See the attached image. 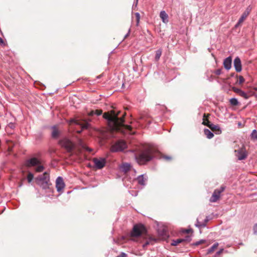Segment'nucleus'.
Instances as JSON below:
<instances>
[{
    "mask_svg": "<svg viewBox=\"0 0 257 257\" xmlns=\"http://www.w3.org/2000/svg\"><path fill=\"white\" fill-rule=\"evenodd\" d=\"M37 166V167L36 168V171L37 172H41L44 169V167L42 165H41L39 164Z\"/></svg>",
    "mask_w": 257,
    "mask_h": 257,
    "instance_id": "obj_31",
    "label": "nucleus"
},
{
    "mask_svg": "<svg viewBox=\"0 0 257 257\" xmlns=\"http://www.w3.org/2000/svg\"><path fill=\"white\" fill-rule=\"evenodd\" d=\"M208 127H209L212 131L215 132L217 134H220L221 133V130L218 125H215L213 123H211L208 125Z\"/></svg>",
    "mask_w": 257,
    "mask_h": 257,
    "instance_id": "obj_18",
    "label": "nucleus"
},
{
    "mask_svg": "<svg viewBox=\"0 0 257 257\" xmlns=\"http://www.w3.org/2000/svg\"><path fill=\"white\" fill-rule=\"evenodd\" d=\"M136 1H137V3L138 2V0H136Z\"/></svg>",
    "mask_w": 257,
    "mask_h": 257,
    "instance_id": "obj_56",
    "label": "nucleus"
},
{
    "mask_svg": "<svg viewBox=\"0 0 257 257\" xmlns=\"http://www.w3.org/2000/svg\"><path fill=\"white\" fill-rule=\"evenodd\" d=\"M255 95L256 97H257V94H255Z\"/></svg>",
    "mask_w": 257,
    "mask_h": 257,
    "instance_id": "obj_55",
    "label": "nucleus"
},
{
    "mask_svg": "<svg viewBox=\"0 0 257 257\" xmlns=\"http://www.w3.org/2000/svg\"><path fill=\"white\" fill-rule=\"evenodd\" d=\"M34 175L32 173H29L27 176V180L29 183H31L33 179Z\"/></svg>",
    "mask_w": 257,
    "mask_h": 257,
    "instance_id": "obj_32",
    "label": "nucleus"
},
{
    "mask_svg": "<svg viewBox=\"0 0 257 257\" xmlns=\"http://www.w3.org/2000/svg\"><path fill=\"white\" fill-rule=\"evenodd\" d=\"M238 95L244 98L245 99H247L248 98V95L242 90H241V91L239 93Z\"/></svg>",
    "mask_w": 257,
    "mask_h": 257,
    "instance_id": "obj_33",
    "label": "nucleus"
},
{
    "mask_svg": "<svg viewBox=\"0 0 257 257\" xmlns=\"http://www.w3.org/2000/svg\"><path fill=\"white\" fill-rule=\"evenodd\" d=\"M214 73L217 75H219L221 73V69H218L215 70Z\"/></svg>",
    "mask_w": 257,
    "mask_h": 257,
    "instance_id": "obj_41",
    "label": "nucleus"
},
{
    "mask_svg": "<svg viewBox=\"0 0 257 257\" xmlns=\"http://www.w3.org/2000/svg\"><path fill=\"white\" fill-rule=\"evenodd\" d=\"M180 243H183V240L181 238H178L175 240H173L171 242L172 246H176Z\"/></svg>",
    "mask_w": 257,
    "mask_h": 257,
    "instance_id": "obj_25",
    "label": "nucleus"
},
{
    "mask_svg": "<svg viewBox=\"0 0 257 257\" xmlns=\"http://www.w3.org/2000/svg\"><path fill=\"white\" fill-rule=\"evenodd\" d=\"M22 185H23V183H22V182H21V183H20V184L19 185V187H21L22 186Z\"/></svg>",
    "mask_w": 257,
    "mask_h": 257,
    "instance_id": "obj_49",
    "label": "nucleus"
},
{
    "mask_svg": "<svg viewBox=\"0 0 257 257\" xmlns=\"http://www.w3.org/2000/svg\"><path fill=\"white\" fill-rule=\"evenodd\" d=\"M232 58L229 56L225 58L223 61V66L227 70H229L231 67Z\"/></svg>",
    "mask_w": 257,
    "mask_h": 257,
    "instance_id": "obj_14",
    "label": "nucleus"
},
{
    "mask_svg": "<svg viewBox=\"0 0 257 257\" xmlns=\"http://www.w3.org/2000/svg\"><path fill=\"white\" fill-rule=\"evenodd\" d=\"M230 103H231V104L233 105H237L238 104V102L237 100V99L235 98H231L230 99Z\"/></svg>",
    "mask_w": 257,
    "mask_h": 257,
    "instance_id": "obj_28",
    "label": "nucleus"
},
{
    "mask_svg": "<svg viewBox=\"0 0 257 257\" xmlns=\"http://www.w3.org/2000/svg\"><path fill=\"white\" fill-rule=\"evenodd\" d=\"M218 246V243H214L210 248L207 250V254L211 253Z\"/></svg>",
    "mask_w": 257,
    "mask_h": 257,
    "instance_id": "obj_23",
    "label": "nucleus"
},
{
    "mask_svg": "<svg viewBox=\"0 0 257 257\" xmlns=\"http://www.w3.org/2000/svg\"><path fill=\"white\" fill-rule=\"evenodd\" d=\"M203 121L202 124L204 125H206L208 127V125L210 124L211 123L208 120V119L206 118V114H204Z\"/></svg>",
    "mask_w": 257,
    "mask_h": 257,
    "instance_id": "obj_27",
    "label": "nucleus"
},
{
    "mask_svg": "<svg viewBox=\"0 0 257 257\" xmlns=\"http://www.w3.org/2000/svg\"><path fill=\"white\" fill-rule=\"evenodd\" d=\"M232 90L233 91L235 92L237 94H239V93L241 91V89H239V88H236V87H233L232 88Z\"/></svg>",
    "mask_w": 257,
    "mask_h": 257,
    "instance_id": "obj_38",
    "label": "nucleus"
},
{
    "mask_svg": "<svg viewBox=\"0 0 257 257\" xmlns=\"http://www.w3.org/2000/svg\"><path fill=\"white\" fill-rule=\"evenodd\" d=\"M234 67L237 72H240L242 70L241 61L239 57H236L233 62Z\"/></svg>",
    "mask_w": 257,
    "mask_h": 257,
    "instance_id": "obj_11",
    "label": "nucleus"
},
{
    "mask_svg": "<svg viewBox=\"0 0 257 257\" xmlns=\"http://www.w3.org/2000/svg\"><path fill=\"white\" fill-rule=\"evenodd\" d=\"M251 7L249 6L247 7L245 11L243 12L241 17L239 18V22H243L247 17L249 15V13L251 11Z\"/></svg>",
    "mask_w": 257,
    "mask_h": 257,
    "instance_id": "obj_13",
    "label": "nucleus"
},
{
    "mask_svg": "<svg viewBox=\"0 0 257 257\" xmlns=\"http://www.w3.org/2000/svg\"><path fill=\"white\" fill-rule=\"evenodd\" d=\"M255 140H257V139H256Z\"/></svg>",
    "mask_w": 257,
    "mask_h": 257,
    "instance_id": "obj_57",
    "label": "nucleus"
},
{
    "mask_svg": "<svg viewBox=\"0 0 257 257\" xmlns=\"http://www.w3.org/2000/svg\"><path fill=\"white\" fill-rule=\"evenodd\" d=\"M223 251V248H221L220 249L219 251H218L217 252H216V254L217 255H219L220 254H221Z\"/></svg>",
    "mask_w": 257,
    "mask_h": 257,
    "instance_id": "obj_46",
    "label": "nucleus"
},
{
    "mask_svg": "<svg viewBox=\"0 0 257 257\" xmlns=\"http://www.w3.org/2000/svg\"><path fill=\"white\" fill-rule=\"evenodd\" d=\"M205 240H200L199 241H196V242L194 243L193 245H195V246H197V245H199L203 243H204L205 242Z\"/></svg>",
    "mask_w": 257,
    "mask_h": 257,
    "instance_id": "obj_36",
    "label": "nucleus"
},
{
    "mask_svg": "<svg viewBox=\"0 0 257 257\" xmlns=\"http://www.w3.org/2000/svg\"><path fill=\"white\" fill-rule=\"evenodd\" d=\"M71 122H74L75 124L80 125L82 129H87L89 127V123L88 121L83 120L81 121L79 120L72 119Z\"/></svg>",
    "mask_w": 257,
    "mask_h": 257,
    "instance_id": "obj_10",
    "label": "nucleus"
},
{
    "mask_svg": "<svg viewBox=\"0 0 257 257\" xmlns=\"http://www.w3.org/2000/svg\"><path fill=\"white\" fill-rule=\"evenodd\" d=\"M150 241L149 240H148L143 244V247L144 248H145L147 246H148L150 244Z\"/></svg>",
    "mask_w": 257,
    "mask_h": 257,
    "instance_id": "obj_42",
    "label": "nucleus"
},
{
    "mask_svg": "<svg viewBox=\"0 0 257 257\" xmlns=\"http://www.w3.org/2000/svg\"><path fill=\"white\" fill-rule=\"evenodd\" d=\"M135 158L137 162L140 165L145 164L154 158H162L167 161L172 160L171 157L163 155L151 148H146L140 154L136 155Z\"/></svg>",
    "mask_w": 257,
    "mask_h": 257,
    "instance_id": "obj_2",
    "label": "nucleus"
},
{
    "mask_svg": "<svg viewBox=\"0 0 257 257\" xmlns=\"http://www.w3.org/2000/svg\"><path fill=\"white\" fill-rule=\"evenodd\" d=\"M144 119V118L143 116H141V117L139 118V119H140V120H143V119Z\"/></svg>",
    "mask_w": 257,
    "mask_h": 257,
    "instance_id": "obj_51",
    "label": "nucleus"
},
{
    "mask_svg": "<svg viewBox=\"0 0 257 257\" xmlns=\"http://www.w3.org/2000/svg\"><path fill=\"white\" fill-rule=\"evenodd\" d=\"M130 31H131V29H130L128 33L125 35V36L124 37L125 38L128 36V35H130Z\"/></svg>",
    "mask_w": 257,
    "mask_h": 257,
    "instance_id": "obj_47",
    "label": "nucleus"
},
{
    "mask_svg": "<svg viewBox=\"0 0 257 257\" xmlns=\"http://www.w3.org/2000/svg\"><path fill=\"white\" fill-rule=\"evenodd\" d=\"M146 232V230L144 225L136 224L133 227L131 235L132 237H139Z\"/></svg>",
    "mask_w": 257,
    "mask_h": 257,
    "instance_id": "obj_3",
    "label": "nucleus"
},
{
    "mask_svg": "<svg viewBox=\"0 0 257 257\" xmlns=\"http://www.w3.org/2000/svg\"><path fill=\"white\" fill-rule=\"evenodd\" d=\"M235 152H236V156L239 160H244L247 157L245 151L243 149L235 151Z\"/></svg>",
    "mask_w": 257,
    "mask_h": 257,
    "instance_id": "obj_12",
    "label": "nucleus"
},
{
    "mask_svg": "<svg viewBox=\"0 0 257 257\" xmlns=\"http://www.w3.org/2000/svg\"><path fill=\"white\" fill-rule=\"evenodd\" d=\"M250 136L251 138L253 140L257 139V131L255 130H253Z\"/></svg>",
    "mask_w": 257,
    "mask_h": 257,
    "instance_id": "obj_30",
    "label": "nucleus"
},
{
    "mask_svg": "<svg viewBox=\"0 0 257 257\" xmlns=\"http://www.w3.org/2000/svg\"><path fill=\"white\" fill-rule=\"evenodd\" d=\"M59 145L65 148L67 152H71L74 148V144L69 139L63 138L59 141Z\"/></svg>",
    "mask_w": 257,
    "mask_h": 257,
    "instance_id": "obj_4",
    "label": "nucleus"
},
{
    "mask_svg": "<svg viewBox=\"0 0 257 257\" xmlns=\"http://www.w3.org/2000/svg\"><path fill=\"white\" fill-rule=\"evenodd\" d=\"M40 164V161L36 158H31L26 161L25 165L28 167L37 166Z\"/></svg>",
    "mask_w": 257,
    "mask_h": 257,
    "instance_id": "obj_8",
    "label": "nucleus"
},
{
    "mask_svg": "<svg viewBox=\"0 0 257 257\" xmlns=\"http://www.w3.org/2000/svg\"><path fill=\"white\" fill-rule=\"evenodd\" d=\"M204 133L207 138L209 139L212 138L214 136L213 134L207 128H205L204 130Z\"/></svg>",
    "mask_w": 257,
    "mask_h": 257,
    "instance_id": "obj_22",
    "label": "nucleus"
},
{
    "mask_svg": "<svg viewBox=\"0 0 257 257\" xmlns=\"http://www.w3.org/2000/svg\"><path fill=\"white\" fill-rule=\"evenodd\" d=\"M160 17L164 23L167 24L168 23V15L165 12V11H162L160 12Z\"/></svg>",
    "mask_w": 257,
    "mask_h": 257,
    "instance_id": "obj_17",
    "label": "nucleus"
},
{
    "mask_svg": "<svg viewBox=\"0 0 257 257\" xmlns=\"http://www.w3.org/2000/svg\"><path fill=\"white\" fill-rule=\"evenodd\" d=\"M79 144L81 146L82 149L86 150V151H87L88 152H92V149H91V148H88L85 144H84L82 142V140H79Z\"/></svg>",
    "mask_w": 257,
    "mask_h": 257,
    "instance_id": "obj_21",
    "label": "nucleus"
},
{
    "mask_svg": "<svg viewBox=\"0 0 257 257\" xmlns=\"http://www.w3.org/2000/svg\"><path fill=\"white\" fill-rule=\"evenodd\" d=\"M135 16L136 18L137 25L138 26L139 22H140V15L139 13H136L135 14Z\"/></svg>",
    "mask_w": 257,
    "mask_h": 257,
    "instance_id": "obj_34",
    "label": "nucleus"
},
{
    "mask_svg": "<svg viewBox=\"0 0 257 257\" xmlns=\"http://www.w3.org/2000/svg\"><path fill=\"white\" fill-rule=\"evenodd\" d=\"M126 147L125 142L122 140L117 141L110 148V151L113 152L122 151Z\"/></svg>",
    "mask_w": 257,
    "mask_h": 257,
    "instance_id": "obj_5",
    "label": "nucleus"
},
{
    "mask_svg": "<svg viewBox=\"0 0 257 257\" xmlns=\"http://www.w3.org/2000/svg\"><path fill=\"white\" fill-rule=\"evenodd\" d=\"M253 233L255 234H257V223H255L253 227Z\"/></svg>",
    "mask_w": 257,
    "mask_h": 257,
    "instance_id": "obj_39",
    "label": "nucleus"
},
{
    "mask_svg": "<svg viewBox=\"0 0 257 257\" xmlns=\"http://www.w3.org/2000/svg\"><path fill=\"white\" fill-rule=\"evenodd\" d=\"M145 121H146V122H148V123H149V124L151 123L150 120H145Z\"/></svg>",
    "mask_w": 257,
    "mask_h": 257,
    "instance_id": "obj_52",
    "label": "nucleus"
},
{
    "mask_svg": "<svg viewBox=\"0 0 257 257\" xmlns=\"http://www.w3.org/2000/svg\"><path fill=\"white\" fill-rule=\"evenodd\" d=\"M137 181L138 183L141 185L144 186L146 184V178H145L143 175H140L137 178Z\"/></svg>",
    "mask_w": 257,
    "mask_h": 257,
    "instance_id": "obj_20",
    "label": "nucleus"
},
{
    "mask_svg": "<svg viewBox=\"0 0 257 257\" xmlns=\"http://www.w3.org/2000/svg\"><path fill=\"white\" fill-rule=\"evenodd\" d=\"M110 112V114L106 112L104 113L103 117L108 120V122L112 129L116 130L124 129L130 134H134V133H132V127L130 125L124 124V118L123 117H118L120 113L119 111L116 113L115 111L113 110Z\"/></svg>",
    "mask_w": 257,
    "mask_h": 257,
    "instance_id": "obj_1",
    "label": "nucleus"
},
{
    "mask_svg": "<svg viewBox=\"0 0 257 257\" xmlns=\"http://www.w3.org/2000/svg\"><path fill=\"white\" fill-rule=\"evenodd\" d=\"M253 89L254 90V91H257V87H254Z\"/></svg>",
    "mask_w": 257,
    "mask_h": 257,
    "instance_id": "obj_50",
    "label": "nucleus"
},
{
    "mask_svg": "<svg viewBox=\"0 0 257 257\" xmlns=\"http://www.w3.org/2000/svg\"><path fill=\"white\" fill-rule=\"evenodd\" d=\"M195 225L199 228H203L205 227V223H203V222H201L197 219Z\"/></svg>",
    "mask_w": 257,
    "mask_h": 257,
    "instance_id": "obj_26",
    "label": "nucleus"
},
{
    "mask_svg": "<svg viewBox=\"0 0 257 257\" xmlns=\"http://www.w3.org/2000/svg\"><path fill=\"white\" fill-rule=\"evenodd\" d=\"M225 189V187L221 186L219 189H215L212 196L210 197L209 201L210 202H216L220 198V194L224 191Z\"/></svg>",
    "mask_w": 257,
    "mask_h": 257,
    "instance_id": "obj_6",
    "label": "nucleus"
},
{
    "mask_svg": "<svg viewBox=\"0 0 257 257\" xmlns=\"http://www.w3.org/2000/svg\"><path fill=\"white\" fill-rule=\"evenodd\" d=\"M116 257H126V254L125 253L121 252L120 253V254H119V255H117Z\"/></svg>",
    "mask_w": 257,
    "mask_h": 257,
    "instance_id": "obj_43",
    "label": "nucleus"
},
{
    "mask_svg": "<svg viewBox=\"0 0 257 257\" xmlns=\"http://www.w3.org/2000/svg\"><path fill=\"white\" fill-rule=\"evenodd\" d=\"M210 219H211V218L209 217V216H207L206 217L205 219H204V220L203 221V223H205V226H206L207 223Z\"/></svg>",
    "mask_w": 257,
    "mask_h": 257,
    "instance_id": "obj_40",
    "label": "nucleus"
},
{
    "mask_svg": "<svg viewBox=\"0 0 257 257\" xmlns=\"http://www.w3.org/2000/svg\"><path fill=\"white\" fill-rule=\"evenodd\" d=\"M244 81V79L242 76H239L237 80V83L239 84H241Z\"/></svg>",
    "mask_w": 257,
    "mask_h": 257,
    "instance_id": "obj_35",
    "label": "nucleus"
},
{
    "mask_svg": "<svg viewBox=\"0 0 257 257\" xmlns=\"http://www.w3.org/2000/svg\"><path fill=\"white\" fill-rule=\"evenodd\" d=\"M60 135V131L57 128L56 126H53L52 127L51 137L53 139H57L59 138Z\"/></svg>",
    "mask_w": 257,
    "mask_h": 257,
    "instance_id": "obj_15",
    "label": "nucleus"
},
{
    "mask_svg": "<svg viewBox=\"0 0 257 257\" xmlns=\"http://www.w3.org/2000/svg\"><path fill=\"white\" fill-rule=\"evenodd\" d=\"M81 132V131H78V133H80Z\"/></svg>",
    "mask_w": 257,
    "mask_h": 257,
    "instance_id": "obj_54",
    "label": "nucleus"
},
{
    "mask_svg": "<svg viewBox=\"0 0 257 257\" xmlns=\"http://www.w3.org/2000/svg\"><path fill=\"white\" fill-rule=\"evenodd\" d=\"M184 232L185 233H188L190 232V230L189 229H185Z\"/></svg>",
    "mask_w": 257,
    "mask_h": 257,
    "instance_id": "obj_48",
    "label": "nucleus"
},
{
    "mask_svg": "<svg viewBox=\"0 0 257 257\" xmlns=\"http://www.w3.org/2000/svg\"><path fill=\"white\" fill-rule=\"evenodd\" d=\"M65 184L61 177H58L56 180V188L58 192H61L64 188Z\"/></svg>",
    "mask_w": 257,
    "mask_h": 257,
    "instance_id": "obj_9",
    "label": "nucleus"
},
{
    "mask_svg": "<svg viewBox=\"0 0 257 257\" xmlns=\"http://www.w3.org/2000/svg\"><path fill=\"white\" fill-rule=\"evenodd\" d=\"M95 114L98 116L101 115L102 113V111L101 109H96L94 110Z\"/></svg>",
    "mask_w": 257,
    "mask_h": 257,
    "instance_id": "obj_37",
    "label": "nucleus"
},
{
    "mask_svg": "<svg viewBox=\"0 0 257 257\" xmlns=\"http://www.w3.org/2000/svg\"><path fill=\"white\" fill-rule=\"evenodd\" d=\"M93 161L95 167L98 169H101L103 168L106 164V161L104 158H94Z\"/></svg>",
    "mask_w": 257,
    "mask_h": 257,
    "instance_id": "obj_7",
    "label": "nucleus"
},
{
    "mask_svg": "<svg viewBox=\"0 0 257 257\" xmlns=\"http://www.w3.org/2000/svg\"><path fill=\"white\" fill-rule=\"evenodd\" d=\"M0 43H3V40L1 38H0Z\"/></svg>",
    "mask_w": 257,
    "mask_h": 257,
    "instance_id": "obj_53",
    "label": "nucleus"
},
{
    "mask_svg": "<svg viewBox=\"0 0 257 257\" xmlns=\"http://www.w3.org/2000/svg\"><path fill=\"white\" fill-rule=\"evenodd\" d=\"M40 180L42 181L45 186H47L48 184V182L49 180V175L47 172H45L40 177Z\"/></svg>",
    "mask_w": 257,
    "mask_h": 257,
    "instance_id": "obj_19",
    "label": "nucleus"
},
{
    "mask_svg": "<svg viewBox=\"0 0 257 257\" xmlns=\"http://www.w3.org/2000/svg\"><path fill=\"white\" fill-rule=\"evenodd\" d=\"M131 165L128 163H123L119 167L120 170L124 173H127L131 169Z\"/></svg>",
    "mask_w": 257,
    "mask_h": 257,
    "instance_id": "obj_16",
    "label": "nucleus"
},
{
    "mask_svg": "<svg viewBox=\"0 0 257 257\" xmlns=\"http://www.w3.org/2000/svg\"><path fill=\"white\" fill-rule=\"evenodd\" d=\"M243 22H239V20H238V22L237 23V24L235 25V28H237L239 26H240L241 24Z\"/></svg>",
    "mask_w": 257,
    "mask_h": 257,
    "instance_id": "obj_44",
    "label": "nucleus"
},
{
    "mask_svg": "<svg viewBox=\"0 0 257 257\" xmlns=\"http://www.w3.org/2000/svg\"><path fill=\"white\" fill-rule=\"evenodd\" d=\"M95 112H94V110H91L89 113H88V115L89 116H92L93 115H95Z\"/></svg>",
    "mask_w": 257,
    "mask_h": 257,
    "instance_id": "obj_45",
    "label": "nucleus"
},
{
    "mask_svg": "<svg viewBox=\"0 0 257 257\" xmlns=\"http://www.w3.org/2000/svg\"><path fill=\"white\" fill-rule=\"evenodd\" d=\"M181 239L183 240V243H188L191 240V237L189 235H187L184 238Z\"/></svg>",
    "mask_w": 257,
    "mask_h": 257,
    "instance_id": "obj_29",
    "label": "nucleus"
},
{
    "mask_svg": "<svg viewBox=\"0 0 257 257\" xmlns=\"http://www.w3.org/2000/svg\"><path fill=\"white\" fill-rule=\"evenodd\" d=\"M162 51L160 49L156 51V55H155V59L156 61H158L160 59V58L162 55Z\"/></svg>",
    "mask_w": 257,
    "mask_h": 257,
    "instance_id": "obj_24",
    "label": "nucleus"
}]
</instances>
